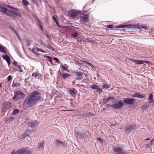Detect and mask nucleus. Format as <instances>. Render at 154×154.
<instances>
[{"label":"nucleus","instance_id":"nucleus-1","mask_svg":"<svg viewBox=\"0 0 154 154\" xmlns=\"http://www.w3.org/2000/svg\"><path fill=\"white\" fill-rule=\"evenodd\" d=\"M43 99L41 93L38 91H34L31 95L26 97L24 102L29 106H32L37 102L42 101Z\"/></svg>","mask_w":154,"mask_h":154},{"label":"nucleus","instance_id":"nucleus-2","mask_svg":"<svg viewBox=\"0 0 154 154\" xmlns=\"http://www.w3.org/2000/svg\"><path fill=\"white\" fill-rule=\"evenodd\" d=\"M10 7L8 6H4L0 5V11L6 14L8 16L14 19L16 17H20V14H17L15 11L10 9Z\"/></svg>","mask_w":154,"mask_h":154},{"label":"nucleus","instance_id":"nucleus-3","mask_svg":"<svg viewBox=\"0 0 154 154\" xmlns=\"http://www.w3.org/2000/svg\"><path fill=\"white\" fill-rule=\"evenodd\" d=\"M112 152L114 154H125L126 151L121 147L114 146L112 148Z\"/></svg>","mask_w":154,"mask_h":154},{"label":"nucleus","instance_id":"nucleus-4","mask_svg":"<svg viewBox=\"0 0 154 154\" xmlns=\"http://www.w3.org/2000/svg\"><path fill=\"white\" fill-rule=\"evenodd\" d=\"M24 96V94L20 91H15L14 93V95L12 97V99L14 100L16 99L19 100L22 99Z\"/></svg>","mask_w":154,"mask_h":154},{"label":"nucleus","instance_id":"nucleus-5","mask_svg":"<svg viewBox=\"0 0 154 154\" xmlns=\"http://www.w3.org/2000/svg\"><path fill=\"white\" fill-rule=\"evenodd\" d=\"M80 13V11L73 10L70 11L68 13L70 16L73 18H75L78 16Z\"/></svg>","mask_w":154,"mask_h":154},{"label":"nucleus","instance_id":"nucleus-6","mask_svg":"<svg viewBox=\"0 0 154 154\" xmlns=\"http://www.w3.org/2000/svg\"><path fill=\"white\" fill-rule=\"evenodd\" d=\"M81 18V20L84 23H87L88 21V15L87 14H81L79 15Z\"/></svg>","mask_w":154,"mask_h":154},{"label":"nucleus","instance_id":"nucleus-7","mask_svg":"<svg viewBox=\"0 0 154 154\" xmlns=\"http://www.w3.org/2000/svg\"><path fill=\"white\" fill-rule=\"evenodd\" d=\"M88 133L87 131L83 133L77 132L75 133L76 137L77 139L79 138H85L86 136V134Z\"/></svg>","mask_w":154,"mask_h":154},{"label":"nucleus","instance_id":"nucleus-8","mask_svg":"<svg viewBox=\"0 0 154 154\" xmlns=\"http://www.w3.org/2000/svg\"><path fill=\"white\" fill-rule=\"evenodd\" d=\"M121 102H119L116 103L112 105V107L116 109H119L121 108L123 105V103L121 100Z\"/></svg>","mask_w":154,"mask_h":154},{"label":"nucleus","instance_id":"nucleus-9","mask_svg":"<svg viewBox=\"0 0 154 154\" xmlns=\"http://www.w3.org/2000/svg\"><path fill=\"white\" fill-rule=\"evenodd\" d=\"M76 29L78 30L79 29L78 28H74L73 29V31L71 33L72 37L74 39L77 38L79 36L78 32L76 31Z\"/></svg>","mask_w":154,"mask_h":154},{"label":"nucleus","instance_id":"nucleus-10","mask_svg":"<svg viewBox=\"0 0 154 154\" xmlns=\"http://www.w3.org/2000/svg\"><path fill=\"white\" fill-rule=\"evenodd\" d=\"M134 99L133 98H125L123 100L124 103L127 104H132L134 103Z\"/></svg>","mask_w":154,"mask_h":154},{"label":"nucleus","instance_id":"nucleus-11","mask_svg":"<svg viewBox=\"0 0 154 154\" xmlns=\"http://www.w3.org/2000/svg\"><path fill=\"white\" fill-rule=\"evenodd\" d=\"M134 127L135 125L134 124H132L130 125L129 126L126 127L125 130L127 131V133H131L132 131L135 130Z\"/></svg>","mask_w":154,"mask_h":154},{"label":"nucleus","instance_id":"nucleus-12","mask_svg":"<svg viewBox=\"0 0 154 154\" xmlns=\"http://www.w3.org/2000/svg\"><path fill=\"white\" fill-rule=\"evenodd\" d=\"M38 124V123L37 122L34 121L29 123L28 127L29 128L34 129V128H35Z\"/></svg>","mask_w":154,"mask_h":154},{"label":"nucleus","instance_id":"nucleus-13","mask_svg":"<svg viewBox=\"0 0 154 154\" xmlns=\"http://www.w3.org/2000/svg\"><path fill=\"white\" fill-rule=\"evenodd\" d=\"M23 154H32V150L28 147L22 149Z\"/></svg>","mask_w":154,"mask_h":154},{"label":"nucleus","instance_id":"nucleus-14","mask_svg":"<svg viewBox=\"0 0 154 154\" xmlns=\"http://www.w3.org/2000/svg\"><path fill=\"white\" fill-rule=\"evenodd\" d=\"M133 62L137 65L138 64H142L144 63H148L149 62L148 61H144L143 60H134Z\"/></svg>","mask_w":154,"mask_h":154},{"label":"nucleus","instance_id":"nucleus-15","mask_svg":"<svg viewBox=\"0 0 154 154\" xmlns=\"http://www.w3.org/2000/svg\"><path fill=\"white\" fill-rule=\"evenodd\" d=\"M56 145L60 147H65L66 146V144L65 143H63L58 140H56L55 143Z\"/></svg>","mask_w":154,"mask_h":154},{"label":"nucleus","instance_id":"nucleus-16","mask_svg":"<svg viewBox=\"0 0 154 154\" xmlns=\"http://www.w3.org/2000/svg\"><path fill=\"white\" fill-rule=\"evenodd\" d=\"M69 91L72 96L74 97L77 92V91L74 88H70L69 90Z\"/></svg>","mask_w":154,"mask_h":154},{"label":"nucleus","instance_id":"nucleus-17","mask_svg":"<svg viewBox=\"0 0 154 154\" xmlns=\"http://www.w3.org/2000/svg\"><path fill=\"white\" fill-rule=\"evenodd\" d=\"M2 57L7 62L8 64L10 65L11 63L10 59L9 57L7 55L2 56Z\"/></svg>","mask_w":154,"mask_h":154},{"label":"nucleus","instance_id":"nucleus-18","mask_svg":"<svg viewBox=\"0 0 154 154\" xmlns=\"http://www.w3.org/2000/svg\"><path fill=\"white\" fill-rule=\"evenodd\" d=\"M60 75L62 78L64 79H66L69 77L70 76V74L67 73H64L63 74L60 73Z\"/></svg>","mask_w":154,"mask_h":154},{"label":"nucleus","instance_id":"nucleus-19","mask_svg":"<svg viewBox=\"0 0 154 154\" xmlns=\"http://www.w3.org/2000/svg\"><path fill=\"white\" fill-rule=\"evenodd\" d=\"M150 140V138H149L148 139H146L145 140V141H146V145L148 147H149L150 148H151V146H152L154 144V140L153 139H152L150 141V143L149 144H148L147 142L146 141L148 140Z\"/></svg>","mask_w":154,"mask_h":154},{"label":"nucleus","instance_id":"nucleus-20","mask_svg":"<svg viewBox=\"0 0 154 154\" xmlns=\"http://www.w3.org/2000/svg\"><path fill=\"white\" fill-rule=\"evenodd\" d=\"M32 130H30L29 129H28L26 130L24 133V137H25L26 136H27L28 137V138L30 139V138L29 137V134L30 133V132H32Z\"/></svg>","mask_w":154,"mask_h":154},{"label":"nucleus","instance_id":"nucleus-21","mask_svg":"<svg viewBox=\"0 0 154 154\" xmlns=\"http://www.w3.org/2000/svg\"><path fill=\"white\" fill-rule=\"evenodd\" d=\"M6 48L4 46L0 45V51L3 53L7 54Z\"/></svg>","mask_w":154,"mask_h":154},{"label":"nucleus","instance_id":"nucleus-22","mask_svg":"<svg viewBox=\"0 0 154 154\" xmlns=\"http://www.w3.org/2000/svg\"><path fill=\"white\" fill-rule=\"evenodd\" d=\"M131 25H121L119 26H116V27L118 28H122L125 27H131L130 26Z\"/></svg>","mask_w":154,"mask_h":154},{"label":"nucleus","instance_id":"nucleus-23","mask_svg":"<svg viewBox=\"0 0 154 154\" xmlns=\"http://www.w3.org/2000/svg\"><path fill=\"white\" fill-rule=\"evenodd\" d=\"M153 95L152 94H150V95L148 99V100L149 101V103H150L153 101Z\"/></svg>","mask_w":154,"mask_h":154},{"label":"nucleus","instance_id":"nucleus-24","mask_svg":"<svg viewBox=\"0 0 154 154\" xmlns=\"http://www.w3.org/2000/svg\"><path fill=\"white\" fill-rule=\"evenodd\" d=\"M98 87V84L97 83L93 84L90 88L93 90L97 89Z\"/></svg>","mask_w":154,"mask_h":154},{"label":"nucleus","instance_id":"nucleus-25","mask_svg":"<svg viewBox=\"0 0 154 154\" xmlns=\"http://www.w3.org/2000/svg\"><path fill=\"white\" fill-rule=\"evenodd\" d=\"M101 87L102 89L106 90L109 88V85L106 84H103V85Z\"/></svg>","mask_w":154,"mask_h":154},{"label":"nucleus","instance_id":"nucleus-26","mask_svg":"<svg viewBox=\"0 0 154 154\" xmlns=\"http://www.w3.org/2000/svg\"><path fill=\"white\" fill-rule=\"evenodd\" d=\"M74 73V75L75 76L79 77H81L83 75V74H84L83 72H75Z\"/></svg>","mask_w":154,"mask_h":154},{"label":"nucleus","instance_id":"nucleus-27","mask_svg":"<svg viewBox=\"0 0 154 154\" xmlns=\"http://www.w3.org/2000/svg\"><path fill=\"white\" fill-rule=\"evenodd\" d=\"M13 64L18 68V69H19V70L20 72H23L22 69L19 65H18L17 63H15V62H14L13 63Z\"/></svg>","mask_w":154,"mask_h":154},{"label":"nucleus","instance_id":"nucleus-28","mask_svg":"<svg viewBox=\"0 0 154 154\" xmlns=\"http://www.w3.org/2000/svg\"><path fill=\"white\" fill-rule=\"evenodd\" d=\"M60 67L62 68V69L63 70H65V71H67V65L66 64L63 65L62 64Z\"/></svg>","mask_w":154,"mask_h":154},{"label":"nucleus","instance_id":"nucleus-29","mask_svg":"<svg viewBox=\"0 0 154 154\" xmlns=\"http://www.w3.org/2000/svg\"><path fill=\"white\" fill-rule=\"evenodd\" d=\"M137 26L138 28L143 29L144 30L146 29L147 28V27L145 26L140 25H139V24H137Z\"/></svg>","mask_w":154,"mask_h":154},{"label":"nucleus","instance_id":"nucleus-30","mask_svg":"<svg viewBox=\"0 0 154 154\" xmlns=\"http://www.w3.org/2000/svg\"><path fill=\"white\" fill-rule=\"evenodd\" d=\"M41 75L38 72V71L35 72V73L33 72L32 75V76L34 77L35 78L37 76H41Z\"/></svg>","mask_w":154,"mask_h":154},{"label":"nucleus","instance_id":"nucleus-31","mask_svg":"<svg viewBox=\"0 0 154 154\" xmlns=\"http://www.w3.org/2000/svg\"><path fill=\"white\" fill-rule=\"evenodd\" d=\"M136 97H137L138 98H143L145 96L142 94H140L138 93H135Z\"/></svg>","mask_w":154,"mask_h":154},{"label":"nucleus","instance_id":"nucleus-32","mask_svg":"<svg viewBox=\"0 0 154 154\" xmlns=\"http://www.w3.org/2000/svg\"><path fill=\"white\" fill-rule=\"evenodd\" d=\"M20 85L18 83H14V82L13 83V84L12 85V87H13L14 86H15L16 87H19Z\"/></svg>","mask_w":154,"mask_h":154},{"label":"nucleus","instance_id":"nucleus-33","mask_svg":"<svg viewBox=\"0 0 154 154\" xmlns=\"http://www.w3.org/2000/svg\"><path fill=\"white\" fill-rule=\"evenodd\" d=\"M19 112V110L17 109H15L13 110L12 114L13 115H15L17 113Z\"/></svg>","mask_w":154,"mask_h":154},{"label":"nucleus","instance_id":"nucleus-34","mask_svg":"<svg viewBox=\"0 0 154 154\" xmlns=\"http://www.w3.org/2000/svg\"><path fill=\"white\" fill-rule=\"evenodd\" d=\"M22 2L23 4L25 5H27L29 4L28 2L26 0H22Z\"/></svg>","mask_w":154,"mask_h":154},{"label":"nucleus","instance_id":"nucleus-35","mask_svg":"<svg viewBox=\"0 0 154 154\" xmlns=\"http://www.w3.org/2000/svg\"><path fill=\"white\" fill-rule=\"evenodd\" d=\"M39 148L40 149H42L44 147V144L43 143H40L39 145Z\"/></svg>","mask_w":154,"mask_h":154},{"label":"nucleus","instance_id":"nucleus-36","mask_svg":"<svg viewBox=\"0 0 154 154\" xmlns=\"http://www.w3.org/2000/svg\"><path fill=\"white\" fill-rule=\"evenodd\" d=\"M96 90L97 92H98L99 93H102L103 90H102V88H99L98 87Z\"/></svg>","mask_w":154,"mask_h":154},{"label":"nucleus","instance_id":"nucleus-37","mask_svg":"<svg viewBox=\"0 0 154 154\" xmlns=\"http://www.w3.org/2000/svg\"><path fill=\"white\" fill-rule=\"evenodd\" d=\"M47 58H48V60L52 64H53L52 62V58L51 57L49 56V57H48Z\"/></svg>","mask_w":154,"mask_h":154},{"label":"nucleus","instance_id":"nucleus-38","mask_svg":"<svg viewBox=\"0 0 154 154\" xmlns=\"http://www.w3.org/2000/svg\"><path fill=\"white\" fill-rule=\"evenodd\" d=\"M7 80L8 81H10L12 79V77H11V76L10 75H9L7 77Z\"/></svg>","mask_w":154,"mask_h":154},{"label":"nucleus","instance_id":"nucleus-39","mask_svg":"<svg viewBox=\"0 0 154 154\" xmlns=\"http://www.w3.org/2000/svg\"><path fill=\"white\" fill-rule=\"evenodd\" d=\"M37 21L38 22V24L39 26H40V25H42L41 22L39 21L38 18H37Z\"/></svg>","mask_w":154,"mask_h":154},{"label":"nucleus","instance_id":"nucleus-40","mask_svg":"<svg viewBox=\"0 0 154 154\" xmlns=\"http://www.w3.org/2000/svg\"><path fill=\"white\" fill-rule=\"evenodd\" d=\"M106 27L108 28L111 29L112 28L113 26L112 25H110L106 26Z\"/></svg>","mask_w":154,"mask_h":154},{"label":"nucleus","instance_id":"nucleus-41","mask_svg":"<svg viewBox=\"0 0 154 154\" xmlns=\"http://www.w3.org/2000/svg\"><path fill=\"white\" fill-rule=\"evenodd\" d=\"M49 49H51V50H53V47H52L51 46H49V45H47L46 46Z\"/></svg>","mask_w":154,"mask_h":154},{"label":"nucleus","instance_id":"nucleus-42","mask_svg":"<svg viewBox=\"0 0 154 154\" xmlns=\"http://www.w3.org/2000/svg\"><path fill=\"white\" fill-rule=\"evenodd\" d=\"M54 60H56V62L58 63H60L59 62V60L57 58H56V57H55V58H54Z\"/></svg>","mask_w":154,"mask_h":154},{"label":"nucleus","instance_id":"nucleus-43","mask_svg":"<svg viewBox=\"0 0 154 154\" xmlns=\"http://www.w3.org/2000/svg\"><path fill=\"white\" fill-rule=\"evenodd\" d=\"M87 116L90 117H91L92 116V114L91 113V112H90L87 114Z\"/></svg>","mask_w":154,"mask_h":154},{"label":"nucleus","instance_id":"nucleus-44","mask_svg":"<svg viewBox=\"0 0 154 154\" xmlns=\"http://www.w3.org/2000/svg\"><path fill=\"white\" fill-rule=\"evenodd\" d=\"M34 50V48H33V49H32V52H33L34 54H36V55H39V54H38V53H36V52H35L34 51H33V50Z\"/></svg>","mask_w":154,"mask_h":154},{"label":"nucleus","instance_id":"nucleus-45","mask_svg":"<svg viewBox=\"0 0 154 154\" xmlns=\"http://www.w3.org/2000/svg\"><path fill=\"white\" fill-rule=\"evenodd\" d=\"M41 49L39 48H38L37 47H36V51L38 52L41 51Z\"/></svg>","mask_w":154,"mask_h":154},{"label":"nucleus","instance_id":"nucleus-46","mask_svg":"<svg viewBox=\"0 0 154 154\" xmlns=\"http://www.w3.org/2000/svg\"><path fill=\"white\" fill-rule=\"evenodd\" d=\"M86 63L87 64V65H88L91 66H93V65L91 63H90L89 62H87Z\"/></svg>","mask_w":154,"mask_h":154},{"label":"nucleus","instance_id":"nucleus-47","mask_svg":"<svg viewBox=\"0 0 154 154\" xmlns=\"http://www.w3.org/2000/svg\"><path fill=\"white\" fill-rule=\"evenodd\" d=\"M97 140L98 141H102V139L101 138H98Z\"/></svg>","mask_w":154,"mask_h":154},{"label":"nucleus","instance_id":"nucleus-48","mask_svg":"<svg viewBox=\"0 0 154 154\" xmlns=\"http://www.w3.org/2000/svg\"><path fill=\"white\" fill-rule=\"evenodd\" d=\"M52 18L55 21V20H57L56 17L54 16H52Z\"/></svg>","mask_w":154,"mask_h":154},{"label":"nucleus","instance_id":"nucleus-49","mask_svg":"<svg viewBox=\"0 0 154 154\" xmlns=\"http://www.w3.org/2000/svg\"><path fill=\"white\" fill-rule=\"evenodd\" d=\"M55 22L56 24L57 25H59V23L57 21V20H55Z\"/></svg>","mask_w":154,"mask_h":154},{"label":"nucleus","instance_id":"nucleus-50","mask_svg":"<svg viewBox=\"0 0 154 154\" xmlns=\"http://www.w3.org/2000/svg\"><path fill=\"white\" fill-rule=\"evenodd\" d=\"M46 36L48 39H50V36L48 34H46Z\"/></svg>","mask_w":154,"mask_h":154},{"label":"nucleus","instance_id":"nucleus-51","mask_svg":"<svg viewBox=\"0 0 154 154\" xmlns=\"http://www.w3.org/2000/svg\"><path fill=\"white\" fill-rule=\"evenodd\" d=\"M72 110L71 109H68V110H64L63 111H72Z\"/></svg>","mask_w":154,"mask_h":154},{"label":"nucleus","instance_id":"nucleus-52","mask_svg":"<svg viewBox=\"0 0 154 154\" xmlns=\"http://www.w3.org/2000/svg\"><path fill=\"white\" fill-rule=\"evenodd\" d=\"M41 52H43V53H46V52L45 51H44L42 49H41V51H40Z\"/></svg>","mask_w":154,"mask_h":154},{"label":"nucleus","instance_id":"nucleus-53","mask_svg":"<svg viewBox=\"0 0 154 154\" xmlns=\"http://www.w3.org/2000/svg\"><path fill=\"white\" fill-rule=\"evenodd\" d=\"M41 28V29H42V30H43V29L42 28V25H40V26H39Z\"/></svg>","mask_w":154,"mask_h":154},{"label":"nucleus","instance_id":"nucleus-54","mask_svg":"<svg viewBox=\"0 0 154 154\" xmlns=\"http://www.w3.org/2000/svg\"><path fill=\"white\" fill-rule=\"evenodd\" d=\"M131 97H136V96H135V94L134 95H132L131 96Z\"/></svg>","mask_w":154,"mask_h":154},{"label":"nucleus","instance_id":"nucleus-55","mask_svg":"<svg viewBox=\"0 0 154 154\" xmlns=\"http://www.w3.org/2000/svg\"><path fill=\"white\" fill-rule=\"evenodd\" d=\"M11 29L14 32L15 31V30L12 27H11Z\"/></svg>","mask_w":154,"mask_h":154},{"label":"nucleus","instance_id":"nucleus-56","mask_svg":"<svg viewBox=\"0 0 154 154\" xmlns=\"http://www.w3.org/2000/svg\"><path fill=\"white\" fill-rule=\"evenodd\" d=\"M44 57L45 58H47L48 57H49V56H46L45 55H44Z\"/></svg>","mask_w":154,"mask_h":154},{"label":"nucleus","instance_id":"nucleus-57","mask_svg":"<svg viewBox=\"0 0 154 154\" xmlns=\"http://www.w3.org/2000/svg\"><path fill=\"white\" fill-rule=\"evenodd\" d=\"M17 36V38H19V35H18V34L17 33V34H16Z\"/></svg>","mask_w":154,"mask_h":154},{"label":"nucleus","instance_id":"nucleus-58","mask_svg":"<svg viewBox=\"0 0 154 154\" xmlns=\"http://www.w3.org/2000/svg\"><path fill=\"white\" fill-rule=\"evenodd\" d=\"M17 36V38H19V35H18V34L17 33V34H16Z\"/></svg>","mask_w":154,"mask_h":154},{"label":"nucleus","instance_id":"nucleus-59","mask_svg":"<svg viewBox=\"0 0 154 154\" xmlns=\"http://www.w3.org/2000/svg\"><path fill=\"white\" fill-rule=\"evenodd\" d=\"M17 36V38H19V35H18V34L17 33V34H16Z\"/></svg>","mask_w":154,"mask_h":154},{"label":"nucleus","instance_id":"nucleus-60","mask_svg":"<svg viewBox=\"0 0 154 154\" xmlns=\"http://www.w3.org/2000/svg\"><path fill=\"white\" fill-rule=\"evenodd\" d=\"M14 32L15 33L16 35L17 34V32L15 30V31Z\"/></svg>","mask_w":154,"mask_h":154},{"label":"nucleus","instance_id":"nucleus-61","mask_svg":"<svg viewBox=\"0 0 154 154\" xmlns=\"http://www.w3.org/2000/svg\"><path fill=\"white\" fill-rule=\"evenodd\" d=\"M14 32L15 33L16 35L17 34V32L15 30V31Z\"/></svg>","mask_w":154,"mask_h":154},{"label":"nucleus","instance_id":"nucleus-62","mask_svg":"<svg viewBox=\"0 0 154 154\" xmlns=\"http://www.w3.org/2000/svg\"><path fill=\"white\" fill-rule=\"evenodd\" d=\"M27 45H30V43H29L28 42H27Z\"/></svg>","mask_w":154,"mask_h":154},{"label":"nucleus","instance_id":"nucleus-63","mask_svg":"<svg viewBox=\"0 0 154 154\" xmlns=\"http://www.w3.org/2000/svg\"><path fill=\"white\" fill-rule=\"evenodd\" d=\"M33 2H35L36 0H32Z\"/></svg>","mask_w":154,"mask_h":154},{"label":"nucleus","instance_id":"nucleus-64","mask_svg":"<svg viewBox=\"0 0 154 154\" xmlns=\"http://www.w3.org/2000/svg\"><path fill=\"white\" fill-rule=\"evenodd\" d=\"M18 38L19 39V40H20V38L19 36V38Z\"/></svg>","mask_w":154,"mask_h":154}]
</instances>
